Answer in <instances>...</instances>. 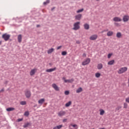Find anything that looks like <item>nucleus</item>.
<instances>
[{
	"instance_id": "f257e3e1",
	"label": "nucleus",
	"mask_w": 129,
	"mask_h": 129,
	"mask_svg": "<svg viewBox=\"0 0 129 129\" xmlns=\"http://www.w3.org/2000/svg\"><path fill=\"white\" fill-rule=\"evenodd\" d=\"M80 29V22H77L74 23V28L73 30L75 31H77V30H79Z\"/></svg>"
},
{
	"instance_id": "f03ea898",
	"label": "nucleus",
	"mask_w": 129,
	"mask_h": 129,
	"mask_svg": "<svg viewBox=\"0 0 129 129\" xmlns=\"http://www.w3.org/2000/svg\"><path fill=\"white\" fill-rule=\"evenodd\" d=\"M2 38L6 42H7V41H9V40H10L11 35L8 34V33H5L2 35Z\"/></svg>"
},
{
	"instance_id": "7ed1b4c3",
	"label": "nucleus",
	"mask_w": 129,
	"mask_h": 129,
	"mask_svg": "<svg viewBox=\"0 0 129 129\" xmlns=\"http://www.w3.org/2000/svg\"><path fill=\"white\" fill-rule=\"evenodd\" d=\"M126 71H127V68L123 67L120 68L117 71V73L118 74H122V73H124V72H126Z\"/></svg>"
},
{
	"instance_id": "20e7f679",
	"label": "nucleus",
	"mask_w": 129,
	"mask_h": 129,
	"mask_svg": "<svg viewBox=\"0 0 129 129\" xmlns=\"http://www.w3.org/2000/svg\"><path fill=\"white\" fill-rule=\"evenodd\" d=\"M122 21L124 23H126L129 21V16L124 15L122 17Z\"/></svg>"
},
{
	"instance_id": "39448f33",
	"label": "nucleus",
	"mask_w": 129,
	"mask_h": 129,
	"mask_svg": "<svg viewBox=\"0 0 129 129\" xmlns=\"http://www.w3.org/2000/svg\"><path fill=\"white\" fill-rule=\"evenodd\" d=\"M98 36H97V34H94L91 35L89 39L91 41H95V40H96L98 38Z\"/></svg>"
},
{
	"instance_id": "423d86ee",
	"label": "nucleus",
	"mask_w": 129,
	"mask_h": 129,
	"mask_svg": "<svg viewBox=\"0 0 129 129\" xmlns=\"http://www.w3.org/2000/svg\"><path fill=\"white\" fill-rule=\"evenodd\" d=\"M90 63V58H87L86 59L82 62L83 66H85Z\"/></svg>"
},
{
	"instance_id": "0eeeda50",
	"label": "nucleus",
	"mask_w": 129,
	"mask_h": 129,
	"mask_svg": "<svg viewBox=\"0 0 129 129\" xmlns=\"http://www.w3.org/2000/svg\"><path fill=\"white\" fill-rule=\"evenodd\" d=\"M66 114V112L63 110L59 111L57 113V115L60 117L62 116H64V115H65Z\"/></svg>"
},
{
	"instance_id": "6e6552de",
	"label": "nucleus",
	"mask_w": 129,
	"mask_h": 129,
	"mask_svg": "<svg viewBox=\"0 0 129 129\" xmlns=\"http://www.w3.org/2000/svg\"><path fill=\"white\" fill-rule=\"evenodd\" d=\"M62 80H64L65 83H72V82L74 81V79H73L70 80H66V78L65 77L62 78Z\"/></svg>"
},
{
	"instance_id": "1a4fd4ad",
	"label": "nucleus",
	"mask_w": 129,
	"mask_h": 129,
	"mask_svg": "<svg viewBox=\"0 0 129 129\" xmlns=\"http://www.w3.org/2000/svg\"><path fill=\"white\" fill-rule=\"evenodd\" d=\"M69 127L70 129H78V126L76 124H71Z\"/></svg>"
},
{
	"instance_id": "9d476101",
	"label": "nucleus",
	"mask_w": 129,
	"mask_h": 129,
	"mask_svg": "<svg viewBox=\"0 0 129 129\" xmlns=\"http://www.w3.org/2000/svg\"><path fill=\"white\" fill-rule=\"evenodd\" d=\"M25 94L27 98H30L31 97V91L26 90L25 91Z\"/></svg>"
},
{
	"instance_id": "9b49d317",
	"label": "nucleus",
	"mask_w": 129,
	"mask_h": 129,
	"mask_svg": "<svg viewBox=\"0 0 129 129\" xmlns=\"http://www.w3.org/2000/svg\"><path fill=\"white\" fill-rule=\"evenodd\" d=\"M52 87L55 90V91H59V90H60L59 87H58L56 84H52Z\"/></svg>"
},
{
	"instance_id": "f8f14e48",
	"label": "nucleus",
	"mask_w": 129,
	"mask_h": 129,
	"mask_svg": "<svg viewBox=\"0 0 129 129\" xmlns=\"http://www.w3.org/2000/svg\"><path fill=\"white\" fill-rule=\"evenodd\" d=\"M36 72H37V69L34 68L31 70V71L30 72V76H33L35 75V74L36 73Z\"/></svg>"
},
{
	"instance_id": "ddd939ff",
	"label": "nucleus",
	"mask_w": 129,
	"mask_h": 129,
	"mask_svg": "<svg viewBox=\"0 0 129 129\" xmlns=\"http://www.w3.org/2000/svg\"><path fill=\"white\" fill-rule=\"evenodd\" d=\"M113 21L114 22H121L122 20L121 19V18H120V17H115L113 18Z\"/></svg>"
},
{
	"instance_id": "4468645a",
	"label": "nucleus",
	"mask_w": 129,
	"mask_h": 129,
	"mask_svg": "<svg viewBox=\"0 0 129 129\" xmlns=\"http://www.w3.org/2000/svg\"><path fill=\"white\" fill-rule=\"evenodd\" d=\"M81 18H82V15L79 14L75 16V20L80 21L81 20Z\"/></svg>"
},
{
	"instance_id": "2eb2a0df",
	"label": "nucleus",
	"mask_w": 129,
	"mask_h": 129,
	"mask_svg": "<svg viewBox=\"0 0 129 129\" xmlns=\"http://www.w3.org/2000/svg\"><path fill=\"white\" fill-rule=\"evenodd\" d=\"M107 36L108 37H111V36H113V32L112 31H109L107 33Z\"/></svg>"
},
{
	"instance_id": "dca6fc26",
	"label": "nucleus",
	"mask_w": 129,
	"mask_h": 129,
	"mask_svg": "<svg viewBox=\"0 0 129 129\" xmlns=\"http://www.w3.org/2000/svg\"><path fill=\"white\" fill-rule=\"evenodd\" d=\"M54 51H55V49L54 48H50L47 50V54H51V53H53Z\"/></svg>"
},
{
	"instance_id": "f3484780",
	"label": "nucleus",
	"mask_w": 129,
	"mask_h": 129,
	"mask_svg": "<svg viewBox=\"0 0 129 129\" xmlns=\"http://www.w3.org/2000/svg\"><path fill=\"white\" fill-rule=\"evenodd\" d=\"M44 102H45V99L44 98L40 99L38 100V103L39 104H41V105H42Z\"/></svg>"
},
{
	"instance_id": "a211bd4d",
	"label": "nucleus",
	"mask_w": 129,
	"mask_h": 129,
	"mask_svg": "<svg viewBox=\"0 0 129 129\" xmlns=\"http://www.w3.org/2000/svg\"><path fill=\"white\" fill-rule=\"evenodd\" d=\"M56 70V68H54L53 69H47L46 70V72H53V71H55V70Z\"/></svg>"
},
{
	"instance_id": "6ab92c4d",
	"label": "nucleus",
	"mask_w": 129,
	"mask_h": 129,
	"mask_svg": "<svg viewBox=\"0 0 129 129\" xmlns=\"http://www.w3.org/2000/svg\"><path fill=\"white\" fill-rule=\"evenodd\" d=\"M82 91H83V89H82V88L80 87L77 89L76 93H80V92H82Z\"/></svg>"
},
{
	"instance_id": "aec40b11",
	"label": "nucleus",
	"mask_w": 129,
	"mask_h": 129,
	"mask_svg": "<svg viewBox=\"0 0 129 129\" xmlns=\"http://www.w3.org/2000/svg\"><path fill=\"white\" fill-rule=\"evenodd\" d=\"M18 41L19 43H22V35L20 34L18 36Z\"/></svg>"
},
{
	"instance_id": "412c9836",
	"label": "nucleus",
	"mask_w": 129,
	"mask_h": 129,
	"mask_svg": "<svg viewBox=\"0 0 129 129\" xmlns=\"http://www.w3.org/2000/svg\"><path fill=\"white\" fill-rule=\"evenodd\" d=\"M72 104V102L71 101H70L65 104V106L66 107H69V106H70V105H71Z\"/></svg>"
},
{
	"instance_id": "4be33fe9",
	"label": "nucleus",
	"mask_w": 129,
	"mask_h": 129,
	"mask_svg": "<svg viewBox=\"0 0 129 129\" xmlns=\"http://www.w3.org/2000/svg\"><path fill=\"white\" fill-rule=\"evenodd\" d=\"M84 29L85 30H89V25L87 23H86L84 25Z\"/></svg>"
},
{
	"instance_id": "5701e85b",
	"label": "nucleus",
	"mask_w": 129,
	"mask_h": 129,
	"mask_svg": "<svg viewBox=\"0 0 129 129\" xmlns=\"http://www.w3.org/2000/svg\"><path fill=\"white\" fill-rule=\"evenodd\" d=\"M97 69L99 70H100L101 69H102V67H103V66L102 65V63H99L97 65Z\"/></svg>"
},
{
	"instance_id": "b1692460",
	"label": "nucleus",
	"mask_w": 129,
	"mask_h": 129,
	"mask_svg": "<svg viewBox=\"0 0 129 129\" xmlns=\"http://www.w3.org/2000/svg\"><path fill=\"white\" fill-rule=\"evenodd\" d=\"M31 125V123H25V124L23 125V127L25 128L26 127H28V126H30Z\"/></svg>"
},
{
	"instance_id": "393cba45",
	"label": "nucleus",
	"mask_w": 129,
	"mask_h": 129,
	"mask_svg": "<svg viewBox=\"0 0 129 129\" xmlns=\"http://www.w3.org/2000/svg\"><path fill=\"white\" fill-rule=\"evenodd\" d=\"M99 111H100V115H103V114L105 113V111H104V110L102 109H100Z\"/></svg>"
},
{
	"instance_id": "a878e982",
	"label": "nucleus",
	"mask_w": 129,
	"mask_h": 129,
	"mask_svg": "<svg viewBox=\"0 0 129 129\" xmlns=\"http://www.w3.org/2000/svg\"><path fill=\"white\" fill-rule=\"evenodd\" d=\"M108 65H113L114 64V60H112L108 62Z\"/></svg>"
},
{
	"instance_id": "bb28decb",
	"label": "nucleus",
	"mask_w": 129,
	"mask_h": 129,
	"mask_svg": "<svg viewBox=\"0 0 129 129\" xmlns=\"http://www.w3.org/2000/svg\"><path fill=\"white\" fill-rule=\"evenodd\" d=\"M6 110L7 111H13V110H15V108H13V107L8 108H7Z\"/></svg>"
},
{
	"instance_id": "cd10ccee",
	"label": "nucleus",
	"mask_w": 129,
	"mask_h": 129,
	"mask_svg": "<svg viewBox=\"0 0 129 129\" xmlns=\"http://www.w3.org/2000/svg\"><path fill=\"white\" fill-rule=\"evenodd\" d=\"M101 76V74L99 73H96L95 74V77L96 78H99V77H100Z\"/></svg>"
},
{
	"instance_id": "c85d7f7f",
	"label": "nucleus",
	"mask_w": 129,
	"mask_h": 129,
	"mask_svg": "<svg viewBox=\"0 0 129 129\" xmlns=\"http://www.w3.org/2000/svg\"><path fill=\"white\" fill-rule=\"evenodd\" d=\"M117 38H121V33L117 32L116 34Z\"/></svg>"
},
{
	"instance_id": "c756f323",
	"label": "nucleus",
	"mask_w": 129,
	"mask_h": 129,
	"mask_svg": "<svg viewBox=\"0 0 129 129\" xmlns=\"http://www.w3.org/2000/svg\"><path fill=\"white\" fill-rule=\"evenodd\" d=\"M20 104L21 105H26V104H27V102H26L25 101H23L20 102Z\"/></svg>"
},
{
	"instance_id": "7c9ffc66",
	"label": "nucleus",
	"mask_w": 129,
	"mask_h": 129,
	"mask_svg": "<svg viewBox=\"0 0 129 129\" xmlns=\"http://www.w3.org/2000/svg\"><path fill=\"white\" fill-rule=\"evenodd\" d=\"M48 4H50V0H46L45 2L43 3L44 6H46L48 5Z\"/></svg>"
},
{
	"instance_id": "2f4dec72",
	"label": "nucleus",
	"mask_w": 129,
	"mask_h": 129,
	"mask_svg": "<svg viewBox=\"0 0 129 129\" xmlns=\"http://www.w3.org/2000/svg\"><path fill=\"white\" fill-rule=\"evenodd\" d=\"M83 11H84V9H82L81 10H79L77 11V14H79V13H82V12H83Z\"/></svg>"
},
{
	"instance_id": "473e14b6",
	"label": "nucleus",
	"mask_w": 129,
	"mask_h": 129,
	"mask_svg": "<svg viewBox=\"0 0 129 129\" xmlns=\"http://www.w3.org/2000/svg\"><path fill=\"white\" fill-rule=\"evenodd\" d=\"M29 114H30V113H29V111H26L24 113L25 116H29Z\"/></svg>"
},
{
	"instance_id": "72a5a7b5",
	"label": "nucleus",
	"mask_w": 129,
	"mask_h": 129,
	"mask_svg": "<svg viewBox=\"0 0 129 129\" xmlns=\"http://www.w3.org/2000/svg\"><path fill=\"white\" fill-rule=\"evenodd\" d=\"M61 55L62 56H66V55H67V51H62L61 52Z\"/></svg>"
},
{
	"instance_id": "f704fd0d",
	"label": "nucleus",
	"mask_w": 129,
	"mask_h": 129,
	"mask_svg": "<svg viewBox=\"0 0 129 129\" xmlns=\"http://www.w3.org/2000/svg\"><path fill=\"white\" fill-rule=\"evenodd\" d=\"M123 108H127V104L126 103H124Z\"/></svg>"
},
{
	"instance_id": "c9c22d12",
	"label": "nucleus",
	"mask_w": 129,
	"mask_h": 129,
	"mask_svg": "<svg viewBox=\"0 0 129 129\" xmlns=\"http://www.w3.org/2000/svg\"><path fill=\"white\" fill-rule=\"evenodd\" d=\"M63 126V125H57V126H56V128L57 129H60V128H61V127Z\"/></svg>"
},
{
	"instance_id": "e433bc0d",
	"label": "nucleus",
	"mask_w": 129,
	"mask_h": 129,
	"mask_svg": "<svg viewBox=\"0 0 129 129\" xmlns=\"http://www.w3.org/2000/svg\"><path fill=\"white\" fill-rule=\"evenodd\" d=\"M69 93H70L69 91H66L64 92L65 95H69Z\"/></svg>"
},
{
	"instance_id": "4c0bfd02",
	"label": "nucleus",
	"mask_w": 129,
	"mask_h": 129,
	"mask_svg": "<svg viewBox=\"0 0 129 129\" xmlns=\"http://www.w3.org/2000/svg\"><path fill=\"white\" fill-rule=\"evenodd\" d=\"M121 108V106H117L116 108V110H119V109H120Z\"/></svg>"
},
{
	"instance_id": "58836bf2",
	"label": "nucleus",
	"mask_w": 129,
	"mask_h": 129,
	"mask_svg": "<svg viewBox=\"0 0 129 129\" xmlns=\"http://www.w3.org/2000/svg\"><path fill=\"white\" fill-rule=\"evenodd\" d=\"M111 56H112V53H109L108 54V58L110 59V57H111Z\"/></svg>"
},
{
	"instance_id": "ea45409f",
	"label": "nucleus",
	"mask_w": 129,
	"mask_h": 129,
	"mask_svg": "<svg viewBox=\"0 0 129 129\" xmlns=\"http://www.w3.org/2000/svg\"><path fill=\"white\" fill-rule=\"evenodd\" d=\"M125 102L129 103V97H127L125 99Z\"/></svg>"
},
{
	"instance_id": "a19ab883",
	"label": "nucleus",
	"mask_w": 129,
	"mask_h": 129,
	"mask_svg": "<svg viewBox=\"0 0 129 129\" xmlns=\"http://www.w3.org/2000/svg\"><path fill=\"white\" fill-rule=\"evenodd\" d=\"M114 25L116 26V27H119V24L118 23H114Z\"/></svg>"
},
{
	"instance_id": "79ce46f5",
	"label": "nucleus",
	"mask_w": 129,
	"mask_h": 129,
	"mask_svg": "<svg viewBox=\"0 0 129 129\" xmlns=\"http://www.w3.org/2000/svg\"><path fill=\"white\" fill-rule=\"evenodd\" d=\"M61 48H62V46H58L56 48V50H60V49H61Z\"/></svg>"
},
{
	"instance_id": "37998d69",
	"label": "nucleus",
	"mask_w": 129,
	"mask_h": 129,
	"mask_svg": "<svg viewBox=\"0 0 129 129\" xmlns=\"http://www.w3.org/2000/svg\"><path fill=\"white\" fill-rule=\"evenodd\" d=\"M63 122H66L67 121V119L65 118L62 120Z\"/></svg>"
},
{
	"instance_id": "c03bdc74",
	"label": "nucleus",
	"mask_w": 129,
	"mask_h": 129,
	"mask_svg": "<svg viewBox=\"0 0 129 129\" xmlns=\"http://www.w3.org/2000/svg\"><path fill=\"white\" fill-rule=\"evenodd\" d=\"M17 120H18V122L22 121L23 120V118L18 119Z\"/></svg>"
},
{
	"instance_id": "a18cd8bd",
	"label": "nucleus",
	"mask_w": 129,
	"mask_h": 129,
	"mask_svg": "<svg viewBox=\"0 0 129 129\" xmlns=\"http://www.w3.org/2000/svg\"><path fill=\"white\" fill-rule=\"evenodd\" d=\"M76 43L77 44H80V41L78 40V41H76Z\"/></svg>"
},
{
	"instance_id": "49530a36",
	"label": "nucleus",
	"mask_w": 129,
	"mask_h": 129,
	"mask_svg": "<svg viewBox=\"0 0 129 129\" xmlns=\"http://www.w3.org/2000/svg\"><path fill=\"white\" fill-rule=\"evenodd\" d=\"M83 57H86V54L83 53Z\"/></svg>"
},
{
	"instance_id": "de8ad7c7",
	"label": "nucleus",
	"mask_w": 129,
	"mask_h": 129,
	"mask_svg": "<svg viewBox=\"0 0 129 129\" xmlns=\"http://www.w3.org/2000/svg\"><path fill=\"white\" fill-rule=\"evenodd\" d=\"M7 83H9V81H6L5 82V84H7Z\"/></svg>"
},
{
	"instance_id": "09e8293b",
	"label": "nucleus",
	"mask_w": 129,
	"mask_h": 129,
	"mask_svg": "<svg viewBox=\"0 0 129 129\" xmlns=\"http://www.w3.org/2000/svg\"><path fill=\"white\" fill-rule=\"evenodd\" d=\"M127 86L129 87V78L128 79Z\"/></svg>"
},
{
	"instance_id": "8fccbe9b",
	"label": "nucleus",
	"mask_w": 129,
	"mask_h": 129,
	"mask_svg": "<svg viewBox=\"0 0 129 129\" xmlns=\"http://www.w3.org/2000/svg\"><path fill=\"white\" fill-rule=\"evenodd\" d=\"M107 31H108V30H103V32H107Z\"/></svg>"
},
{
	"instance_id": "3c124183",
	"label": "nucleus",
	"mask_w": 129,
	"mask_h": 129,
	"mask_svg": "<svg viewBox=\"0 0 129 129\" xmlns=\"http://www.w3.org/2000/svg\"><path fill=\"white\" fill-rule=\"evenodd\" d=\"M53 129H57V127L56 126H55L53 128Z\"/></svg>"
},
{
	"instance_id": "603ef678",
	"label": "nucleus",
	"mask_w": 129,
	"mask_h": 129,
	"mask_svg": "<svg viewBox=\"0 0 129 129\" xmlns=\"http://www.w3.org/2000/svg\"><path fill=\"white\" fill-rule=\"evenodd\" d=\"M39 27H40V25H37V28H39Z\"/></svg>"
},
{
	"instance_id": "864d4df0",
	"label": "nucleus",
	"mask_w": 129,
	"mask_h": 129,
	"mask_svg": "<svg viewBox=\"0 0 129 129\" xmlns=\"http://www.w3.org/2000/svg\"><path fill=\"white\" fill-rule=\"evenodd\" d=\"M5 90L4 89L1 90V92H3V91H4Z\"/></svg>"
},
{
	"instance_id": "5fc2aeb1",
	"label": "nucleus",
	"mask_w": 129,
	"mask_h": 129,
	"mask_svg": "<svg viewBox=\"0 0 129 129\" xmlns=\"http://www.w3.org/2000/svg\"><path fill=\"white\" fill-rule=\"evenodd\" d=\"M0 45H2V41H0Z\"/></svg>"
},
{
	"instance_id": "6e6d98bb",
	"label": "nucleus",
	"mask_w": 129,
	"mask_h": 129,
	"mask_svg": "<svg viewBox=\"0 0 129 129\" xmlns=\"http://www.w3.org/2000/svg\"><path fill=\"white\" fill-rule=\"evenodd\" d=\"M101 33H104V31H102L101 32Z\"/></svg>"
},
{
	"instance_id": "4d7b16f0",
	"label": "nucleus",
	"mask_w": 129,
	"mask_h": 129,
	"mask_svg": "<svg viewBox=\"0 0 129 129\" xmlns=\"http://www.w3.org/2000/svg\"><path fill=\"white\" fill-rule=\"evenodd\" d=\"M54 8L52 9L51 10L53 11V10H54Z\"/></svg>"
},
{
	"instance_id": "13d9d810",
	"label": "nucleus",
	"mask_w": 129,
	"mask_h": 129,
	"mask_svg": "<svg viewBox=\"0 0 129 129\" xmlns=\"http://www.w3.org/2000/svg\"><path fill=\"white\" fill-rule=\"evenodd\" d=\"M97 2H98V1H99V0H96Z\"/></svg>"
}]
</instances>
